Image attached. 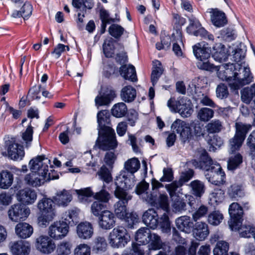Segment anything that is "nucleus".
Here are the masks:
<instances>
[{"mask_svg": "<svg viewBox=\"0 0 255 255\" xmlns=\"http://www.w3.org/2000/svg\"><path fill=\"white\" fill-rule=\"evenodd\" d=\"M222 66L229 71H233V80L230 81V87L233 90L238 91L242 87L248 85L253 81L254 77L248 67L243 66L238 63H226Z\"/></svg>", "mask_w": 255, "mask_h": 255, "instance_id": "f257e3e1", "label": "nucleus"}, {"mask_svg": "<svg viewBox=\"0 0 255 255\" xmlns=\"http://www.w3.org/2000/svg\"><path fill=\"white\" fill-rule=\"evenodd\" d=\"M49 165L52 167L50 159L45 155L37 156L31 159L29 162L30 171L37 174L39 176L44 177L48 181L58 178V176H54L52 172H49Z\"/></svg>", "mask_w": 255, "mask_h": 255, "instance_id": "f03ea898", "label": "nucleus"}, {"mask_svg": "<svg viewBox=\"0 0 255 255\" xmlns=\"http://www.w3.org/2000/svg\"><path fill=\"white\" fill-rule=\"evenodd\" d=\"M193 51L194 55L198 60L197 66L199 69L209 71L218 70V67L209 61L211 56V50L209 48L201 47L198 43L193 46Z\"/></svg>", "mask_w": 255, "mask_h": 255, "instance_id": "7ed1b4c3", "label": "nucleus"}, {"mask_svg": "<svg viewBox=\"0 0 255 255\" xmlns=\"http://www.w3.org/2000/svg\"><path fill=\"white\" fill-rule=\"evenodd\" d=\"M114 195L119 199L114 205L115 214L120 219L124 218L128 212L127 205L128 201L131 199L132 196L120 186L116 188Z\"/></svg>", "mask_w": 255, "mask_h": 255, "instance_id": "20e7f679", "label": "nucleus"}, {"mask_svg": "<svg viewBox=\"0 0 255 255\" xmlns=\"http://www.w3.org/2000/svg\"><path fill=\"white\" fill-rule=\"evenodd\" d=\"M167 105L171 111L178 112L183 117H189L193 112L191 101L186 97H182L177 101L170 98Z\"/></svg>", "mask_w": 255, "mask_h": 255, "instance_id": "39448f33", "label": "nucleus"}, {"mask_svg": "<svg viewBox=\"0 0 255 255\" xmlns=\"http://www.w3.org/2000/svg\"><path fill=\"white\" fill-rule=\"evenodd\" d=\"M99 137L96 141V146L103 150L113 149L117 146L115 133L112 128L107 130H99Z\"/></svg>", "mask_w": 255, "mask_h": 255, "instance_id": "423d86ee", "label": "nucleus"}, {"mask_svg": "<svg viewBox=\"0 0 255 255\" xmlns=\"http://www.w3.org/2000/svg\"><path fill=\"white\" fill-rule=\"evenodd\" d=\"M109 240L113 248L124 247L130 241V236L124 227L118 226L110 233Z\"/></svg>", "mask_w": 255, "mask_h": 255, "instance_id": "0eeeda50", "label": "nucleus"}, {"mask_svg": "<svg viewBox=\"0 0 255 255\" xmlns=\"http://www.w3.org/2000/svg\"><path fill=\"white\" fill-rule=\"evenodd\" d=\"M75 192L78 195V199L81 202H86L88 198L93 196V197L105 204H106L110 199V194L105 189H102L98 192L94 194L90 187L76 190Z\"/></svg>", "mask_w": 255, "mask_h": 255, "instance_id": "6e6552de", "label": "nucleus"}, {"mask_svg": "<svg viewBox=\"0 0 255 255\" xmlns=\"http://www.w3.org/2000/svg\"><path fill=\"white\" fill-rule=\"evenodd\" d=\"M189 25L186 28L187 33L196 36H200L209 41L214 40V36L202 27L200 22L196 17H189Z\"/></svg>", "mask_w": 255, "mask_h": 255, "instance_id": "1a4fd4ad", "label": "nucleus"}, {"mask_svg": "<svg viewBox=\"0 0 255 255\" xmlns=\"http://www.w3.org/2000/svg\"><path fill=\"white\" fill-rule=\"evenodd\" d=\"M205 176L209 182L216 185H222L225 182V172L217 162L205 171Z\"/></svg>", "mask_w": 255, "mask_h": 255, "instance_id": "9d476101", "label": "nucleus"}, {"mask_svg": "<svg viewBox=\"0 0 255 255\" xmlns=\"http://www.w3.org/2000/svg\"><path fill=\"white\" fill-rule=\"evenodd\" d=\"M29 214L30 210L29 208L24 204L20 203L11 205L7 211L9 219L15 222L25 220Z\"/></svg>", "mask_w": 255, "mask_h": 255, "instance_id": "9b49d317", "label": "nucleus"}, {"mask_svg": "<svg viewBox=\"0 0 255 255\" xmlns=\"http://www.w3.org/2000/svg\"><path fill=\"white\" fill-rule=\"evenodd\" d=\"M230 220L229 225L232 230L239 228L242 224L243 210L242 207L237 203H233L229 208Z\"/></svg>", "mask_w": 255, "mask_h": 255, "instance_id": "f8f14e48", "label": "nucleus"}, {"mask_svg": "<svg viewBox=\"0 0 255 255\" xmlns=\"http://www.w3.org/2000/svg\"><path fill=\"white\" fill-rule=\"evenodd\" d=\"M5 146L7 153L5 155L14 160H21L24 156L23 146L16 143L13 138H10L5 141Z\"/></svg>", "mask_w": 255, "mask_h": 255, "instance_id": "ddd939ff", "label": "nucleus"}, {"mask_svg": "<svg viewBox=\"0 0 255 255\" xmlns=\"http://www.w3.org/2000/svg\"><path fill=\"white\" fill-rule=\"evenodd\" d=\"M35 246L41 253L50 254L56 248L54 242L47 235H40L35 239Z\"/></svg>", "mask_w": 255, "mask_h": 255, "instance_id": "4468645a", "label": "nucleus"}, {"mask_svg": "<svg viewBox=\"0 0 255 255\" xmlns=\"http://www.w3.org/2000/svg\"><path fill=\"white\" fill-rule=\"evenodd\" d=\"M69 232V228L62 222L56 221L51 224L48 228V235L54 240H61L64 238Z\"/></svg>", "mask_w": 255, "mask_h": 255, "instance_id": "2eb2a0df", "label": "nucleus"}, {"mask_svg": "<svg viewBox=\"0 0 255 255\" xmlns=\"http://www.w3.org/2000/svg\"><path fill=\"white\" fill-rule=\"evenodd\" d=\"M171 128L173 132L179 133L180 138L184 143L191 137L190 128L184 122L180 120L177 119L174 122L171 126Z\"/></svg>", "mask_w": 255, "mask_h": 255, "instance_id": "dca6fc26", "label": "nucleus"}, {"mask_svg": "<svg viewBox=\"0 0 255 255\" xmlns=\"http://www.w3.org/2000/svg\"><path fill=\"white\" fill-rule=\"evenodd\" d=\"M135 191L143 201L146 203H153V194L149 190V184L145 180L138 183L136 186Z\"/></svg>", "mask_w": 255, "mask_h": 255, "instance_id": "f3484780", "label": "nucleus"}, {"mask_svg": "<svg viewBox=\"0 0 255 255\" xmlns=\"http://www.w3.org/2000/svg\"><path fill=\"white\" fill-rule=\"evenodd\" d=\"M114 214L109 210H104L98 217V225L103 230H110L115 224Z\"/></svg>", "mask_w": 255, "mask_h": 255, "instance_id": "a211bd4d", "label": "nucleus"}, {"mask_svg": "<svg viewBox=\"0 0 255 255\" xmlns=\"http://www.w3.org/2000/svg\"><path fill=\"white\" fill-rule=\"evenodd\" d=\"M216 161H213L208 156L207 151L204 149L200 151L199 160L194 159L192 161V165L196 168H199L206 171L209 169Z\"/></svg>", "mask_w": 255, "mask_h": 255, "instance_id": "6ab92c4d", "label": "nucleus"}, {"mask_svg": "<svg viewBox=\"0 0 255 255\" xmlns=\"http://www.w3.org/2000/svg\"><path fill=\"white\" fill-rule=\"evenodd\" d=\"M115 96L116 94L114 90L109 88L102 89L99 95L95 98L96 105L98 107L109 105Z\"/></svg>", "mask_w": 255, "mask_h": 255, "instance_id": "aec40b11", "label": "nucleus"}, {"mask_svg": "<svg viewBox=\"0 0 255 255\" xmlns=\"http://www.w3.org/2000/svg\"><path fill=\"white\" fill-rule=\"evenodd\" d=\"M208 12L210 13V18L213 24L217 27L224 26L228 20L225 13L218 8H209Z\"/></svg>", "mask_w": 255, "mask_h": 255, "instance_id": "412c9836", "label": "nucleus"}, {"mask_svg": "<svg viewBox=\"0 0 255 255\" xmlns=\"http://www.w3.org/2000/svg\"><path fill=\"white\" fill-rule=\"evenodd\" d=\"M10 249L13 255H28L30 251L29 243L22 240L10 243Z\"/></svg>", "mask_w": 255, "mask_h": 255, "instance_id": "4be33fe9", "label": "nucleus"}, {"mask_svg": "<svg viewBox=\"0 0 255 255\" xmlns=\"http://www.w3.org/2000/svg\"><path fill=\"white\" fill-rule=\"evenodd\" d=\"M18 200L24 204H33L37 198V193L34 189L25 188L19 190L17 194Z\"/></svg>", "mask_w": 255, "mask_h": 255, "instance_id": "5701e85b", "label": "nucleus"}, {"mask_svg": "<svg viewBox=\"0 0 255 255\" xmlns=\"http://www.w3.org/2000/svg\"><path fill=\"white\" fill-rule=\"evenodd\" d=\"M192 230L194 237L199 241L205 240L209 234V227L205 222H197Z\"/></svg>", "mask_w": 255, "mask_h": 255, "instance_id": "b1692460", "label": "nucleus"}, {"mask_svg": "<svg viewBox=\"0 0 255 255\" xmlns=\"http://www.w3.org/2000/svg\"><path fill=\"white\" fill-rule=\"evenodd\" d=\"M77 236L83 240H88L92 238L94 234V229L92 225L88 222H81L76 227Z\"/></svg>", "mask_w": 255, "mask_h": 255, "instance_id": "393cba45", "label": "nucleus"}, {"mask_svg": "<svg viewBox=\"0 0 255 255\" xmlns=\"http://www.w3.org/2000/svg\"><path fill=\"white\" fill-rule=\"evenodd\" d=\"M142 219L143 222L151 229H154L158 226V214L153 209L146 211L143 213Z\"/></svg>", "mask_w": 255, "mask_h": 255, "instance_id": "a878e982", "label": "nucleus"}, {"mask_svg": "<svg viewBox=\"0 0 255 255\" xmlns=\"http://www.w3.org/2000/svg\"><path fill=\"white\" fill-rule=\"evenodd\" d=\"M37 208L41 213L56 215L53 200L50 198L44 197L39 200L37 204Z\"/></svg>", "mask_w": 255, "mask_h": 255, "instance_id": "bb28decb", "label": "nucleus"}, {"mask_svg": "<svg viewBox=\"0 0 255 255\" xmlns=\"http://www.w3.org/2000/svg\"><path fill=\"white\" fill-rule=\"evenodd\" d=\"M53 199L58 206L66 207L72 201V195L70 191L63 189L57 192Z\"/></svg>", "mask_w": 255, "mask_h": 255, "instance_id": "cd10ccee", "label": "nucleus"}, {"mask_svg": "<svg viewBox=\"0 0 255 255\" xmlns=\"http://www.w3.org/2000/svg\"><path fill=\"white\" fill-rule=\"evenodd\" d=\"M79 210L73 209L66 212L62 217V220L59 221L62 222L63 224L67 225V227L75 225L79 222Z\"/></svg>", "mask_w": 255, "mask_h": 255, "instance_id": "c85d7f7f", "label": "nucleus"}, {"mask_svg": "<svg viewBox=\"0 0 255 255\" xmlns=\"http://www.w3.org/2000/svg\"><path fill=\"white\" fill-rule=\"evenodd\" d=\"M176 227L181 231L190 233L193 227V223L188 216L178 218L175 221Z\"/></svg>", "mask_w": 255, "mask_h": 255, "instance_id": "c756f323", "label": "nucleus"}, {"mask_svg": "<svg viewBox=\"0 0 255 255\" xmlns=\"http://www.w3.org/2000/svg\"><path fill=\"white\" fill-rule=\"evenodd\" d=\"M110 115L108 111L102 110L97 114L99 130H107L108 128H112L110 127Z\"/></svg>", "mask_w": 255, "mask_h": 255, "instance_id": "7c9ffc66", "label": "nucleus"}, {"mask_svg": "<svg viewBox=\"0 0 255 255\" xmlns=\"http://www.w3.org/2000/svg\"><path fill=\"white\" fill-rule=\"evenodd\" d=\"M15 232L19 238L26 239L31 236L33 232L32 227L29 224L22 222L18 223L15 227Z\"/></svg>", "mask_w": 255, "mask_h": 255, "instance_id": "2f4dec72", "label": "nucleus"}, {"mask_svg": "<svg viewBox=\"0 0 255 255\" xmlns=\"http://www.w3.org/2000/svg\"><path fill=\"white\" fill-rule=\"evenodd\" d=\"M120 74L124 79L131 82H136L137 80L136 71L133 66L129 65H123L120 70Z\"/></svg>", "mask_w": 255, "mask_h": 255, "instance_id": "473e14b6", "label": "nucleus"}, {"mask_svg": "<svg viewBox=\"0 0 255 255\" xmlns=\"http://www.w3.org/2000/svg\"><path fill=\"white\" fill-rule=\"evenodd\" d=\"M136 96V90L131 86H125L121 90V97L125 102L130 103L133 101Z\"/></svg>", "mask_w": 255, "mask_h": 255, "instance_id": "72a5a7b5", "label": "nucleus"}, {"mask_svg": "<svg viewBox=\"0 0 255 255\" xmlns=\"http://www.w3.org/2000/svg\"><path fill=\"white\" fill-rule=\"evenodd\" d=\"M24 181L25 183L33 187H37L40 186L42 184H43L45 181L47 180L44 179V177L39 176L35 172H32L27 174L24 177Z\"/></svg>", "mask_w": 255, "mask_h": 255, "instance_id": "f704fd0d", "label": "nucleus"}, {"mask_svg": "<svg viewBox=\"0 0 255 255\" xmlns=\"http://www.w3.org/2000/svg\"><path fill=\"white\" fill-rule=\"evenodd\" d=\"M153 203H148L152 206L161 208L166 210L168 207V198L167 195L160 194L158 197L152 195Z\"/></svg>", "mask_w": 255, "mask_h": 255, "instance_id": "c9c22d12", "label": "nucleus"}, {"mask_svg": "<svg viewBox=\"0 0 255 255\" xmlns=\"http://www.w3.org/2000/svg\"><path fill=\"white\" fill-rule=\"evenodd\" d=\"M121 176H122L123 180L121 182H124V185L123 183L121 185H119L117 182H116V187L117 186L121 187L123 188L124 190L126 191V189H130L132 186L134 185L135 176L134 174H130L126 171H122Z\"/></svg>", "mask_w": 255, "mask_h": 255, "instance_id": "e433bc0d", "label": "nucleus"}, {"mask_svg": "<svg viewBox=\"0 0 255 255\" xmlns=\"http://www.w3.org/2000/svg\"><path fill=\"white\" fill-rule=\"evenodd\" d=\"M140 163L139 160L135 157L128 159L125 162L124 171L134 174L139 169Z\"/></svg>", "mask_w": 255, "mask_h": 255, "instance_id": "4c0bfd02", "label": "nucleus"}, {"mask_svg": "<svg viewBox=\"0 0 255 255\" xmlns=\"http://www.w3.org/2000/svg\"><path fill=\"white\" fill-rule=\"evenodd\" d=\"M163 71V69L161 62L158 60L153 61V70L151 74V81L153 86L156 84Z\"/></svg>", "mask_w": 255, "mask_h": 255, "instance_id": "58836bf2", "label": "nucleus"}, {"mask_svg": "<svg viewBox=\"0 0 255 255\" xmlns=\"http://www.w3.org/2000/svg\"><path fill=\"white\" fill-rule=\"evenodd\" d=\"M241 93L243 102L247 104H249L253 99H255V84L250 87L244 88Z\"/></svg>", "mask_w": 255, "mask_h": 255, "instance_id": "ea45409f", "label": "nucleus"}, {"mask_svg": "<svg viewBox=\"0 0 255 255\" xmlns=\"http://www.w3.org/2000/svg\"><path fill=\"white\" fill-rule=\"evenodd\" d=\"M151 233L147 228H141L136 233L135 240L141 244L145 245L149 242Z\"/></svg>", "mask_w": 255, "mask_h": 255, "instance_id": "a19ab883", "label": "nucleus"}, {"mask_svg": "<svg viewBox=\"0 0 255 255\" xmlns=\"http://www.w3.org/2000/svg\"><path fill=\"white\" fill-rule=\"evenodd\" d=\"M13 175L10 172L3 170L0 173V188L7 189L13 182Z\"/></svg>", "mask_w": 255, "mask_h": 255, "instance_id": "79ce46f5", "label": "nucleus"}, {"mask_svg": "<svg viewBox=\"0 0 255 255\" xmlns=\"http://www.w3.org/2000/svg\"><path fill=\"white\" fill-rule=\"evenodd\" d=\"M182 185L181 182L178 180L166 185L165 187L171 198L174 196H180V194H182L181 191L182 190L181 188Z\"/></svg>", "mask_w": 255, "mask_h": 255, "instance_id": "37998d69", "label": "nucleus"}, {"mask_svg": "<svg viewBox=\"0 0 255 255\" xmlns=\"http://www.w3.org/2000/svg\"><path fill=\"white\" fill-rule=\"evenodd\" d=\"M128 108L126 104L123 102L117 103L114 105L111 113L113 116L116 118H122L126 116Z\"/></svg>", "mask_w": 255, "mask_h": 255, "instance_id": "c03bdc74", "label": "nucleus"}, {"mask_svg": "<svg viewBox=\"0 0 255 255\" xmlns=\"http://www.w3.org/2000/svg\"><path fill=\"white\" fill-rule=\"evenodd\" d=\"M189 185L191 188L192 194L196 197H200L205 192V185L199 180H194L190 183Z\"/></svg>", "mask_w": 255, "mask_h": 255, "instance_id": "a18cd8bd", "label": "nucleus"}, {"mask_svg": "<svg viewBox=\"0 0 255 255\" xmlns=\"http://www.w3.org/2000/svg\"><path fill=\"white\" fill-rule=\"evenodd\" d=\"M214 111L208 108H202L197 113V118L201 122L209 121L213 117Z\"/></svg>", "mask_w": 255, "mask_h": 255, "instance_id": "49530a36", "label": "nucleus"}, {"mask_svg": "<svg viewBox=\"0 0 255 255\" xmlns=\"http://www.w3.org/2000/svg\"><path fill=\"white\" fill-rule=\"evenodd\" d=\"M241 225L239 226V228L233 230H238L242 237L250 238L252 235L254 236V234L255 233V227L250 224H245L242 226Z\"/></svg>", "mask_w": 255, "mask_h": 255, "instance_id": "de8ad7c7", "label": "nucleus"}, {"mask_svg": "<svg viewBox=\"0 0 255 255\" xmlns=\"http://www.w3.org/2000/svg\"><path fill=\"white\" fill-rule=\"evenodd\" d=\"M224 216L219 211L211 212L208 216V223L214 226L219 225L223 221Z\"/></svg>", "mask_w": 255, "mask_h": 255, "instance_id": "09e8293b", "label": "nucleus"}, {"mask_svg": "<svg viewBox=\"0 0 255 255\" xmlns=\"http://www.w3.org/2000/svg\"><path fill=\"white\" fill-rule=\"evenodd\" d=\"M229 244L224 241H218L213 250L214 255H229Z\"/></svg>", "mask_w": 255, "mask_h": 255, "instance_id": "8fccbe9b", "label": "nucleus"}, {"mask_svg": "<svg viewBox=\"0 0 255 255\" xmlns=\"http://www.w3.org/2000/svg\"><path fill=\"white\" fill-rule=\"evenodd\" d=\"M222 122L219 120H214L208 123L205 128L209 133H215L219 132L222 129Z\"/></svg>", "mask_w": 255, "mask_h": 255, "instance_id": "3c124183", "label": "nucleus"}, {"mask_svg": "<svg viewBox=\"0 0 255 255\" xmlns=\"http://www.w3.org/2000/svg\"><path fill=\"white\" fill-rule=\"evenodd\" d=\"M245 139L235 134L234 136L229 140V152L233 153L236 151L239 150L243 143Z\"/></svg>", "mask_w": 255, "mask_h": 255, "instance_id": "603ef678", "label": "nucleus"}, {"mask_svg": "<svg viewBox=\"0 0 255 255\" xmlns=\"http://www.w3.org/2000/svg\"><path fill=\"white\" fill-rule=\"evenodd\" d=\"M158 226L164 233H169L171 231L170 222L168 215L164 213L158 220Z\"/></svg>", "mask_w": 255, "mask_h": 255, "instance_id": "864d4df0", "label": "nucleus"}, {"mask_svg": "<svg viewBox=\"0 0 255 255\" xmlns=\"http://www.w3.org/2000/svg\"><path fill=\"white\" fill-rule=\"evenodd\" d=\"M236 135L245 139L246 135L250 129L251 127L250 125L244 124L241 122L235 124Z\"/></svg>", "mask_w": 255, "mask_h": 255, "instance_id": "5fc2aeb1", "label": "nucleus"}, {"mask_svg": "<svg viewBox=\"0 0 255 255\" xmlns=\"http://www.w3.org/2000/svg\"><path fill=\"white\" fill-rule=\"evenodd\" d=\"M217 46V48L219 49V50L214 52L213 57L215 60L220 62L226 61L228 58V55L225 46L221 43L218 44Z\"/></svg>", "mask_w": 255, "mask_h": 255, "instance_id": "6e6d98bb", "label": "nucleus"}, {"mask_svg": "<svg viewBox=\"0 0 255 255\" xmlns=\"http://www.w3.org/2000/svg\"><path fill=\"white\" fill-rule=\"evenodd\" d=\"M243 162L242 155L238 153L231 156L228 161V168L229 170H235Z\"/></svg>", "mask_w": 255, "mask_h": 255, "instance_id": "4d7b16f0", "label": "nucleus"}, {"mask_svg": "<svg viewBox=\"0 0 255 255\" xmlns=\"http://www.w3.org/2000/svg\"><path fill=\"white\" fill-rule=\"evenodd\" d=\"M150 244V249L153 250H159L162 248V243L160 237L155 233H151L149 238Z\"/></svg>", "mask_w": 255, "mask_h": 255, "instance_id": "13d9d810", "label": "nucleus"}, {"mask_svg": "<svg viewBox=\"0 0 255 255\" xmlns=\"http://www.w3.org/2000/svg\"><path fill=\"white\" fill-rule=\"evenodd\" d=\"M246 49L244 45L240 44L233 49V59L237 63L243 60L246 55Z\"/></svg>", "mask_w": 255, "mask_h": 255, "instance_id": "bf43d9fd", "label": "nucleus"}, {"mask_svg": "<svg viewBox=\"0 0 255 255\" xmlns=\"http://www.w3.org/2000/svg\"><path fill=\"white\" fill-rule=\"evenodd\" d=\"M172 206L175 212H181L186 210V203L180 196L171 197Z\"/></svg>", "mask_w": 255, "mask_h": 255, "instance_id": "052dcab7", "label": "nucleus"}, {"mask_svg": "<svg viewBox=\"0 0 255 255\" xmlns=\"http://www.w3.org/2000/svg\"><path fill=\"white\" fill-rule=\"evenodd\" d=\"M138 215L135 213L128 212L126 217L121 220L126 222L128 228L131 229L133 228L134 225L138 222Z\"/></svg>", "mask_w": 255, "mask_h": 255, "instance_id": "680f3d73", "label": "nucleus"}, {"mask_svg": "<svg viewBox=\"0 0 255 255\" xmlns=\"http://www.w3.org/2000/svg\"><path fill=\"white\" fill-rule=\"evenodd\" d=\"M107 205L101 201L94 202L91 207V210L92 214L96 217H99L101 213L104 210H106Z\"/></svg>", "mask_w": 255, "mask_h": 255, "instance_id": "e2e57ef3", "label": "nucleus"}, {"mask_svg": "<svg viewBox=\"0 0 255 255\" xmlns=\"http://www.w3.org/2000/svg\"><path fill=\"white\" fill-rule=\"evenodd\" d=\"M72 245L69 242L63 241L57 246V253L58 255H69L71 254Z\"/></svg>", "mask_w": 255, "mask_h": 255, "instance_id": "0e129e2a", "label": "nucleus"}, {"mask_svg": "<svg viewBox=\"0 0 255 255\" xmlns=\"http://www.w3.org/2000/svg\"><path fill=\"white\" fill-rule=\"evenodd\" d=\"M191 130L196 136H203L205 133L204 125L199 121H194L190 124Z\"/></svg>", "mask_w": 255, "mask_h": 255, "instance_id": "69168bd1", "label": "nucleus"}, {"mask_svg": "<svg viewBox=\"0 0 255 255\" xmlns=\"http://www.w3.org/2000/svg\"><path fill=\"white\" fill-rule=\"evenodd\" d=\"M107 244L105 238L97 237L94 241V249L98 252H105L107 249Z\"/></svg>", "mask_w": 255, "mask_h": 255, "instance_id": "338daca9", "label": "nucleus"}, {"mask_svg": "<svg viewBox=\"0 0 255 255\" xmlns=\"http://www.w3.org/2000/svg\"><path fill=\"white\" fill-rule=\"evenodd\" d=\"M208 207L205 205H201L192 214V218L195 222L206 216L208 213Z\"/></svg>", "mask_w": 255, "mask_h": 255, "instance_id": "774afa93", "label": "nucleus"}]
</instances>
